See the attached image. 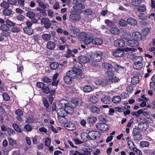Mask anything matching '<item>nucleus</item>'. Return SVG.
Here are the masks:
<instances>
[{"label":"nucleus","mask_w":155,"mask_h":155,"mask_svg":"<svg viewBox=\"0 0 155 155\" xmlns=\"http://www.w3.org/2000/svg\"><path fill=\"white\" fill-rule=\"evenodd\" d=\"M114 71L109 69L107 70L106 74L107 76H111L114 75Z\"/></svg>","instance_id":"nucleus-59"},{"label":"nucleus","mask_w":155,"mask_h":155,"mask_svg":"<svg viewBox=\"0 0 155 155\" xmlns=\"http://www.w3.org/2000/svg\"><path fill=\"white\" fill-rule=\"evenodd\" d=\"M65 110L67 114H71L73 113L74 112V109L72 107L69 106V105H68L65 108Z\"/></svg>","instance_id":"nucleus-45"},{"label":"nucleus","mask_w":155,"mask_h":155,"mask_svg":"<svg viewBox=\"0 0 155 155\" xmlns=\"http://www.w3.org/2000/svg\"><path fill=\"white\" fill-rule=\"evenodd\" d=\"M108 80V83L109 84V82L110 81L112 83H116L118 82L120 79L119 78L116 76L112 77L110 79H109Z\"/></svg>","instance_id":"nucleus-40"},{"label":"nucleus","mask_w":155,"mask_h":155,"mask_svg":"<svg viewBox=\"0 0 155 155\" xmlns=\"http://www.w3.org/2000/svg\"><path fill=\"white\" fill-rule=\"evenodd\" d=\"M95 83L97 85H101L103 86L108 84V80H97L95 81Z\"/></svg>","instance_id":"nucleus-13"},{"label":"nucleus","mask_w":155,"mask_h":155,"mask_svg":"<svg viewBox=\"0 0 155 155\" xmlns=\"http://www.w3.org/2000/svg\"><path fill=\"white\" fill-rule=\"evenodd\" d=\"M102 53L101 51L95 52L92 54L91 57V59L97 62H99L101 59Z\"/></svg>","instance_id":"nucleus-3"},{"label":"nucleus","mask_w":155,"mask_h":155,"mask_svg":"<svg viewBox=\"0 0 155 155\" xmlns=\"http://www.w3.org/2000/svg\"><path fill=\"white\" fill-rule=\"evenodd\" d=\"M97 120L96 117L94 116H91L88 117L87 120V122L90 123L94 124V123Z\"/></svg>","instance_id":"nucleus-36"},{"label":"nucleus","mask_w":155,"mask_h":155,"mask_svg":"<svg viewBox=\"0 0 155 155\" xmlns=\"http://www.w3.org/2000/svg\"><path fill=\"white\" fill-rule=\"evenodd\" d=\"M115 69L118 72H124L125 71V69L122 66L116 64L114 67Z\"/></svg>","instance_id":"nucleus-33"},{"label":"nucleus","mask_w":155,"mask_h":155,"mask_svg":"<svg viewBox=\"0 0 155 155\" xmlns=\"http://www.w3.org/2000/svg\"><path fill=\"white\" fill-rule=\"evenodd\" d=\"M110 32L113 35H118L120 32V30L119 28L116 27H113L110 29Z\"/></svg>","instance_id":"nucleus-21"},{"label":"nucleus","mask_w":155,"mask_h":155,"mask_svg":"<svg viewBox=\"0 0 155 155\" xmlns=\"http://www.w3.org/2000/svg\"><path fill=\"white\" fill-rule=\"evenodd\" d=\"M96 127L98 130L102 131H106L108 129V125L104 123H98L96 124Z\"/></svg>","instance_id":"nucleus-4"},{"label":"nucleus","mask_w":155,"mask_h":155,"mask_svg":"<svg viewBox=\"0 0 155 155\" xmlns=\"http://www.w3.org/2000/svg\"><path fill=\"white\" fill-rule=\"evenodd\" d=\"M87 37V34L84 32H81L79 34V38L80 39H85Z\"/></svg>","instance_id":"nucleus-61"},{"label":"nucleus","mask_w":155,"mask_h":155,"mask_svg":"<svg viewBox=\"0 0 155 155\" xmlns=\"http://www.w3.org/2000/svg\"><path fill=\"white\" fill-rule=\"evenodd\" d=\"M91 87L87 85L83 87V90L85 92H89L92 90Z\"/></svg>","instance_id":"nucleus-51"},{"label":"nucleus","mask_w":155,"mask_h":155,"mask_svg":"<svg viewBox=\"0 0 155 155\" xmlns=\"http://www.w3.org/2000/svg\"><path fill=\"white\" fill-rule=\"evenodd\" d=\"M143 67L142 63L137 62H135L134 64L133 67L134 69L137 70H140Z\"/></svg>","instance_id":"nucleus-29"},{"label":"nucleus","mask_w":155,"mask_h":155,"mask_svg":"<svg viewBox=\"0 0 155 155\" xmlns=\"http://www.w3.org/2000/svg\"><path fill=\"white\" fill-rule=\"evenodd\" d=\"M139 77L137 76H135L131 78V83L132 84H136L139 83Z\"/></svg>","instance_id":"nucleus-37"},{"label":"nucleus","mask_w":155,"mask_h":155,"mask_svg":"<svg viewBox=\"0 0 155 155\" xmlns=\"http://www.w3.org/2000/svg\"><path fill=\"white\" fill-rule=\"evenodd\" d=\"M90 149L84 148L83 149V152H78V154L80 155H89L90 154Z\"/></svg>","instance_id":"nucleus-31"},{"label":"nucleus","mask_w":155,"mask_h":155,"mask_svg":"<svg viewBox=\"0 0 155 155\" xmlns=\"http://www.w3.org/2000/svg\"><path fill=\"white\" fill-rule=\"evenodd\" d=\"M42 100L44 105L46 108L48 107L49 106V104L48 102V100L46 99V98L43 97Z\"/></svg>","instance_id":"nucleus-60"},{"label":"nucleus","mask_w":155,"mask_h":155,"mask_svg":"<svg viewBox=\"0 0 155 155\" xmlns=\"http://www.w3.org/2000/svg\"><path fill=\"white\" fill-rule=\"evenodd\" d=\"M127 45L130 47H137L138 46L139 43L137 41L135 40L130 39L127 42Z\"/></svg>","instance_id":"nucleus-12"},{"label":"nucleus","mask_w":155,"mask_h":155,"mask_svg":"<svg viewBox=\"0 0 155 155\" xmlns=\"http://www.w3.org/2000/svg\"><path fill=\"white\" fill-rule=\"evenodd\" d=\"M59 66L58 64L56 62L52 63L50 65V68L53 70L57 69L58 68Z\"/></svg>","instance_id":"nucleus-39"},{"label":"nucleus","mask_w":155,"mask_h":155,"mask_svg":"<svg viewBox=\"0 0 155 155\" xmlns=\"http://www.w3.org/2000/svg\"><path fill=\"white\" fill-rule=\"evenodd\" d=\"M114 45L117 47H122L125 45V42L122 39H118L114 41Z\"/></svg>","instance_id":"nucleus-15"},{"label":"nucleus","mask_w":155,"mask_h":155,"mask_svg":"<svg viewBox=\"0 0 155 155\" xmlns=\"http://www.w3.org/2000/svg\"><path fill=\"white\" fill-rule=\"evenodd\" d=\"M58 75V73H56L53 76V82H52V84L53 86H56L58 85L59 82V81L57 80Z\"/></svg>","instance_id":"nucleus-26"},{"label":"nucleus","mask_w":155,"mask_h":155,"mask_svg":"<svg viewBox=\"0 0 155 155\" xmlns=\"http://www.w3.org/2000/svg\"><path fill=\"white\" fill-rule=\"evenodd\" d=\"M27 16L29 18H32L35 16V14L32 12L31 11L28 12L26 13Z\"/></svg>","instance_id":"nucleus-57"},{"label":"nucleus","mask_w":155,"mask_h":155,"mask_svg":"<svg viewBox=\"0 0 155 155\" xmlns=\"http://www.w3.org/2000/svg\"><path fill=\"white\" fill-rule=\"evenodd\" d=\"M41 23L44 25V27L46 29L50 28L51 26L50 21L48 18H42L41 20Z\"/></svg>","instance_id":"nucleus-8"},{"label":"nucleus","mask_w":155,"mask_h":155,"mask_svg":"<svg viewBox=\"0 0 155 155\" xmlns=\"http://www.w3.org/2000/svg\"><path fill=\"white\" fill-rule=\"evenodd\" d=\"M140 146L142 147H148L150 145L149 143L147 141H142L140 143Z\"/></svg>","instance_id":"nucleus-43"},{"label":"nucleus","mask_w":155,"mask_h":155,"mask_svg":"<svg viewBox=\"0 0 155 155\" xmlns=\"http://www.w3.org/2000/svg\"><path fill=\"white\" fill-rule=\"evenodd\" d=\"M71 102L75 106H81L82 105V101L79 98L73 99L71 100Z\"/></svg>","instance_id":"nucleus-25"},{"label":"nucleus","mask_w":155,"mask_h":155,"mask_svg":"<svg viewBox=\"0 0 155 155\" xmlns=\"http://www.w3.org/2000/svg\"><path fill=\"white\" fill-rule=\"evenodd\" d=\"M88 133L91 138L96 140H98L101 136L100 133L97 130L90 131Z\"/></svg>","instance_id":"nucleus-5"},{"label":"nucleus","mask_w":155,"mask_h":155,"mask_svg":"<svg viewBox=\"0 0 155 155\" xmlns=\"http://www.w3.org/2000/svg\"><path fill=\"white\" fill-rule=\"evenodd\" d=\"M103 67L106 69L107 70L111 69L112 68V66L110 64L107 62H105L103 64Z\"/></svg>","instance_id":"nucleus-49"},{"label":"nucleus","mask_w":155,"mask_h":155,"mask_svg":"<svg viewBox=\"0 0 155 155\" xmlns=\"http://www.w3.org/2000/svg\"><path fill=\"white\" fill-rule=\"evenodd\" d=\"M55 44L51 41H48L47 44V48L51 50H54L55 48Z\"/></svg>","instance_id":"nucleus-27"},{"label":"nucleus","mask_w":155,"mask_h":155,"mask_svg":"<svg viewBox=\"0 0 155 155\" xmlns=\"http://www.w3.org/2000/svg\"><path fill=\"white\" fill-rule=\"evenodd\" d=\"M78 59L80 62L83 63H86L89 62L90 59L85 56L81 55L79 57Z\"/></svg>","instance_id":"nucleus-11"},{"label":"nucleus","mask_w":155,"mask_h":155,"mask_svg":"<svg viewBox=\"0 0 155 155\" xmlns=\"http://www.w3.org/2000/svg\"><path fill=\"white\" fill-rule=\"evenodd\" d=\"M103 43L102 39L99 38H96L93 39L92 44L96 45H101Z\"/></svg>","instance_id":"nucleus-16"},{"label":"nucleus","mask_w":155,"mask_h":155,"mask_svg":"<svg viewBox=\"0 0 155 155\" xmlns=\"http://www.w3.org/2000/svg\"><path fill=\"white\" fill-rule=\"evenodd\" d=\"M123 38L127 41L131 39L132 36L129 31H126L122 35Z\"/></svg>","instance_id":"nucleus-23"},{"label":"nucleus","mask_w":155,"mask_h":155,"mask_svg":"<svg viewBox=\"0 0 155 155\" xmlns=\"http://www.w3.org/2000/svg\"><path fill=\"white\" fill-rule=\"evenodd\" d=\"M132 37L134 38L137 41H140L142 38L141 34L139 32H134L132 33Z\"/></svg>","instance_id":"nucleus-17"},{"label":"nucleus","mask_w":155,"mask_h":155,"mask_svg":"<svg viewBox=\"0 0 155 155\" xmlns=\"http://www.w3.org/2000/svg\"><path fill=\"white\" fill-rule=\"evenodd\" d=\"M64 56L67 58H70L71 57H74V54H72V51L70 49H68L67 53L64 54Z\"/></svg>","instance_id":"nucleus-38"},{"label":"nucleus","mask_w":155,"mask_h":155,"mask_svg":"<svg viewBox=\"0 0 155 155\" xmlns=\"http://www.w3.org/2000/svg\"><path fill=\"white\" fill-rule=\"evenodd\" d=\"M57 112L59 116L62 117H64L67 114L65 108H59L57 110Z\"/></svg>","instance_id":"nucleus-9"},{"label":"nucleus","mask_w":155,"mask_h":155,"mask_svg":"<svg viewBox=\"0 0 155 155\" xmlns=\"http://www.w3.org/2000/svg\"><path fill=\"white\" fill-rule=\"evenodd\" d=\"M43 91L46 94H48L50 92L49 88L46 86H44V87L42 88Z\"/></svg>","instance_id":"nucleus-54"},{"label":"nucleus","mask_w":155,"mask_h":155,"mask_svg":"<svg viewBox=\"0 0 155 155\" xmlns=\"http://www.w3.org/2000/svg\"><path fill=\"white\" fill-rule=\"evenodd\" d=\"M127 22L129 25L134 26L137 25V22L136 20L134 18L130 17L127 19Z\"/></svg>","instance_id":"nucleus-19"},{"label":"nucleus","mask_w":155,"mask_h":155,"mask_svg":"<svg viewBox=\"0 0 155 155\" xmlns=\"http://www.w3.org/2000/svg\"><path fill=\"white\" fill-rule=\"evenodd\" d=\"M7 131L10 136H13L15 134V132L14 130L10 128H8Z\"/></svg>","instance_id":"nucleus-56"},{"label":"nucleus","mask_w":155,"mask_h":155,"mask_svg":"<svg viewBox=\"0 0 155 155\" xmlns=\"http://www.w3.org/2000/svg\"><path fill=\"white\" fill-rule=\"evenodd\" d=\"M73 8L75 10H81L85 8V5L81 3H78L74 5Z\"/></svg>","instance_id":"nucleus-22"},{"label":"nucleus","mask_w":155,"mask_h":155,"mask_svg":"<svg viewBox=\"0 0 155 155\" xmlns=\"http://www.w3.org/2000/svg\"><path fill=\"white\" fill-rule=\"evenodd\" d=\"M69 18L73 22H75L80 21L81 18V16L80 13L73 10L71 12Z\"/></svg>","instance_id":"nucleus-2"},{"label":"nucleus","mask_w":155,"mask_h":155,"mask_svg":"<svg viewBox=\"0 0 155 155\" xmlns=\"http://www.w3.org/2000/svg\"><path fill=\"white\" fill-rule=\"evenodd\" d=\"M148 123L146 122V120L142 119L139 124V127L140 129L143 130H146L149 127Z\"/></svg>","instance_id":"nucleus-6"},{"label":"nucleus","mask_w":155,"mask_h":155,"mask_svg":"<svg viewBox=\"0 0 155 155\" xmlns=\"http://www.w3.org/2000/svg\"><path fill=\"white\" fill-rule=\"evenodd\" d=\"M41 38L45 41H49L51 38V36L49 34H44L42 35Z\"/></svg>","instance_id":"nucleus-34"},{"label":"nucleus","mask_w":155,"mask_h":155,"mask_svg":"<svg viewBox=\"0 0 155 155\" xmlns=\"http://www.w3.org/2000/svg\"><path fill=\"white\" fill-rule=\"evenodd\" d=\"M64 126L68 130H73L75 129V125L71 122L66 123L64 125Z\"/></svg>","instance_id":"nucleus-14"},{"label":"nucleus","mask_w":155,"mask_h":155,"mask_svg":"<svg viewBox=\"0 0 155 155\" xmlns=\"http://www.w3.org/2000/svg\"><path fill=\"white\" fill-rule=\"evenodd\" d=\"M119 24L121 26H125L127 25V21H126L123 19H121L119 21Z\"/></svg>","instance_id":"nucleus-55"},{"label":"nucleus","mask_w":155,"mask_h":155,"mask_svg":"<svg viewBox=\"0 0 155 155\" xmlns=\"http://www.w3.org/2000/svg\"><path fill=\"white\" fill-rule=\"evenodd\" d=\"M91 110L93 113L94 114H98L100 112V109L99 108L95 106H92L91 108Z\"/></svg>","instance_id":"nucleus-42"},{"label":"nucleus","mask_w":155,"mask_h":155,"mask_svg":"<svg viewBox=\"0 0 155 155\" xmlns=\"http://www.w3.org/2000/svg\"><path fill=\"white\" fill-rule=\"evenodd\" d=\"M98 100L95 96H90L89 98V102L93 104H96L98 102Z\"/></svg>","instance_id":"nucleus-30"},{"label":"nucleus","mask_w":155,"mask_h":155,"mask_svg":"<svg viewBox=\"0 0 155 155\" xmlns=\"http://www.w3.org/2000/svg\"><path fill=\"white\" fill-rule=\"evenodd\" d=\"M138 10L141 12H143L146 10L145 5H143L139 6L137 8Z\"/></svg>","instance_id":"nucleus-50"},{"label":"nucleus","mask_w":155,"mask_h":155,"mask_svg":"<svg viewBox=\"0 0 155 155\" xmlns=\"http://www.w3.org/2000/svg\"><path fill=\"white\" fill-rule=\"evenodd\" d=\"M93 38L92 37L88 36H87L84 40V43L85 45H87L92 43Z\"/></svg>","instance_id":"nucleus-32"},{"label":"nucleus","mask_w":155,"mask_h":155,"mask_svg":"<svg viewBox=\"0 0 155 155\" xmlns=\"http://www.w3.org/2000/svg\"><path fill=\"white\" fill-rule=\"evenodd\" d=\"M35 119L32 116H31L27 118L25 122L27 123H33Z\"/></svg>","instance_id":"nucleus-52"},{"label":"nucleus","mask_w":155,"mask_h":155,"mask_svg":"<svg viewBox=\"0 0 155 155\" xmlns=\"http://www.w3.org/2000/svg\"><path fill=\"white\" fill-rule=\"evenodd\" d=\"M3 12L5 15L9 16L12 14V12L11 10L7 8L4 9Z\"/></svg>","instance_id":"nucleus-44"},{"label":"nucleus","mask_w":155,"mask_h":155,"mask_svg":"<svg viewBox=\"0 0 155 155\" xmlns=\"http://www.w3.org/2000/svg\"><path fill=\"white\" fill-rule=\"evenodd\" d=\"M113 56L116 57H119L123 56L124 53L121 48H119L114 51L113 53Z\"/></svg>","instance_id":"nucleus-10"},{"label":"nucleus","mask_w":155,"mask_h":155,"mask_svg":"<svg viewBox=\"0 0 155 155\" xmlns=\"http://www.w3.org/2000/svg\"><path fill=\"white\" fill-rule=\"evenodd\" d=\"M104 93L101 95V101L104 104H109L110 101V98L106 96Z\"/></svg>","instance_id":"nucleus-7"},{"label":"nucleus","mask_w":155,"mask_h":155,"mask_svg":"<svg viewBox=\"0 0 155 155\" xmlns=\"http://www.w3.org/2000/svg\"><path fill=\"white\" fill-rule=\"evenodd\" d=\"M105 23L106 24V25L108 26L111 27V26H113L114 25V22L109 20V19H106L104 21Z\"/></svg>","instance_id":"nucleus-48"},{"label":"nucleus","mask_w":155,"mask_h":155,"mask_svg":"<svg viewBox=\"0 0 155 155\" xmlns=\"http://www.w3.org/2000/svg\"><path fill=\"white\" fill-rule=\"evenodd\" d=\"M38 4L39 6L43 9L46 8L47 7L49 6L48 4H45L43 2H38Z\"/></svg>","instance_id":"nucleus-58"},{"label":"nucleus","mask_w":155,"mask_h":155,"mask_svg":"<svg viewBox=\"0 0 155 155\" xmlns=\"http://www.w3.org/2000/svg\"><path fill=\"white\" fill-rule=\"evenodd\" d=\"M70 72H67L66 75L64 77V82L68 84H70L71 83L72 78L69 76Z\"/></svg>","instance_id":"nucleus-18"},{"label":"nucleus","mask_w":155,"mask_h":155,"mask_svg":"<svg viewBox=\"0 0 155 155\" xmlns=\"http://www.w3.org/2000/svg\"><path fill=\"white\" fill-rule=\"evenodd\" d=\"M122 50L123 51V53H124V52H128L129 51H132L135 52L137 50L136 48H128V47H126L123 48H121Z\"/></svg>","instance_id":"nucleus-41"},{"label":"nucleus","mask_w":155,"mask_h":155,"mask_svg":"<svg viewBox=\"0 0 155 155\" xmlns=\"http://www.w3.org/2000/svg\"><path fill=\"white\" fill-rule=\"evenodd\" d=\"M51 142L50 139L48 137L45 140V146L48 147L50 145Z\"/></svg>","instance_id":"nucleus-64"},{"label":"nucleus","mask_w":155,"mask_h":155,"mask_svg":"<svg viewBox=\"0 0 155 155\" xmlns=\"http://www.w3.org/2000/svg\"><path fill=\"white\" fill-rule=\"evenodd\" d=\"M81 137L84 141H87L91 138V137L88 134L84 132L81 134Z\"/></svg>","instance_id":"nucleus-24"},{"label":"nucleus","mask_w":155,"mask_h":155,"mask_svg":"<svg viewBox=\"0 0 155 155\" xmlns=\"http://www.w3.org/2000/svg\"><path fill=\"white\" fill-rule=\"evenodd\" d=\"M68 72H70L69 76L72 79L76 78L80 79V78H82V72L80 70L74 69L71 71H68Z\"/></svg>","instance_id":"nucleus-1"},{"label":"nucleus","mask_w":155,"mask_h":155,"mask_svg":"<svg viewBox=\"0 0 155 155\" xmlns=\"http://www.w3.org/2000/svg\"><path fill=\"white\" fill-rule=\"evenodd\" d=\"M0 29L5 31H8L9 30V27L6 24H2L0 27Z\"/></svg>","instance_id":"nucleus-47"},{"label":"nucleus","mask_w":155,"mask_h":155,"mask_svg":"<svg viewBox=\"0 0 155 155\" xmlns=\"http://www.w3.org/2000/svg\"><path fill=\"white\" fill-rule=\"evenodd\" d=\"M71 31L74 34L78 33L79 32V28L73 27L71 28Z\"/></svg>","instance_id":"nucleus-63"},{"label":"nucleus","mask_w":155,"mask_h":155,"mask_svg":"<svg viewBox=\"0 0 155 155\" xmlns=\"http://www.w3.org/2000/svg\"><path fill=\"white\" fill-rule=\"evenodd\" d=\"M121 97L118 96H115L112 98V102L115 104L118 103L121 101Z\"/></svg>","instance_id":"nucleus-35"},{"label":"nucleus","mask_w":155,"mask_h":155,"mask_svg":"<svg viewBox=\"0 0 155 155\" xmlns=\"http://www.w3.org/2000/svg\"><path fill=\"white\" fill-rule=\"evenodd\" d=\"M1 6L2 7L5 8H8L9 7V5L8 3L5 2H3L1 4Z\"/></svg>","instance_id":"nucleus-62"},{"label":"nucleus","mask_w":155,"mask_h":155,"mask_svg":"<svg viewBox=\"0 0 155 155\" xmlns=\"http://www.w3.org/2000/svg\"><path fill=\"white\" fill-rule=\"evenodd\" d=\"M12 126L13 127L14 130L16 131L19 133L21 132V130L17 124L13 123L12 124Z\"/></svg>","instance_id":"nucleus-53"},{"label":"nucleus","mask_w":155,"mask_h":155,"mask_svg":"<svg viewBox=\"0 0 155 155\" xmlns=\"http://www.w3.org/2000/svg\"><path fill=\"white\" fill-rule=\"evenodd\" d=\"M23 30L25 33L29 35H32L34 33L33 29L31 28H24Z\"/></svg>","instance_id":"nucleus-28"},{"label":"nucleus","mask_w":155,"mask_h":155,"mask_svg":"<svg viewBox=\"0 0 155 155\" xmlns=\"http://www.w3.org/2000/svg\"><path fill=\"white\" fill-rule=\"evenodd\" d=\"M58 104L61 107H64V108L69 105L68 101L65 99H62L60 100L59 101Z\"/></svg>","instance_id":"nucleus-20"},{"label":"nucleus","mask_w":155,"mask_h":155,"mask_svg":"<svg viewBox=\"0 0 155 155\" xmlns=\"http://www.w3.org/2000/svg\"><path fill=\"white\" fill-rule=\"evenodd\" d=\"M84 13L85 15H91L93 13V11L91 9H87L84 10L82 11Z\"/></svg>","instance_id":"nucleus-46"}]
</instances>
